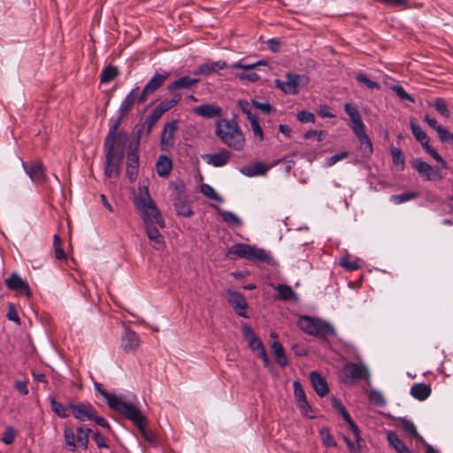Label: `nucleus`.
Instances as JSON below:
<instances>
[{"label":"nucleus","mask_w":453,"mask_h":453,"mask_svg":"<svg viewBox=\"0 0 453 453\" xmlns=\"http://www.w3.org/2000/svg\"><path fill=\"white\" fill-rule=\"evenodd\" d=\"M134 204L141 212L147 236L152 242L153 248L157 250H164L165 242L155 224L164 228L165 226V220L155 202L151 199L147 187H143L140 190L138 196L134 197Z\"/></svg>","instance_id":"nucleus-1"},{"label":"nucleus","mask_w":453,"mask_h":453,"mask_svg":"<svg viewBox=\"0 0 453 453\" xmlns=\"http://www.w3.org/2000/svg\"><path fill=\"white\" fill-rule=\"evenodd\" d=\"M194 112L198 116L212 119L222 116V109L214 104H204L194 108Z\"/></svg>","instance_id":"nucleus-18"},{"label":"nucleus","mask_w":453,"mask_h":453,"mask_svg":"<svg viewBox=\"0 0 453 453\" xmlns=\"http://www.w3.org/2000/svg\"><path fill=\"white\" fill-rule=\"evenodd\" d=\"M201 193L206 197L214 200L219 203H222V197L214 190V188L209 184H202L200 188Z\"/></svg>","instance_id":"nucleus-41"},{"label":"nucleus","mask_w":453,"mask_h":453,"mask_svg":"<svg viewBox=\"0 0 453 453\" xmlns=\"http://www.w3.org/2000/svg\"><path fill=\"white\" fill-rule=\"evenodd\" d=\"M221 219L234 226H241L242 225V221L241 219L235 215L234 212L229 211H221L220 212Z\"/></svg>","instance_id":"nucleus-39"},{"label":"nucleus","mask_w":453,"mask_h":453,"mask_svg":"<svg viewBox=\"0 0 453 453\" xmlns=\"http://www.w3.org/2000/svg\"><path fill=\"white\" fill-rule=\"evenodd\" d=\"M346 422L349 425V430L353 433L355 441L357 444H358V447H365V442L361 437V432L358 426L355 423V421L352 418Z\"/></svg>","instance_id":"nucleus-43"},{"label":"nucleus","mask_w":453,"mask_h":453,"mask_svg":"<svg viewBox=\"0 0 453 453\" xmlns=\"http://www.w3.org/2000/svg\"><path fill=\"white\" fill-rule=\"evenodd\" d=\"M344 111L350 118L351 124L349 125V127L353 132L361 128H365L357 106L350 103H346L344 104Z\"/></svg>","instance_id":"nucleus-17"},{"label":"nucleus","mask_w":453,"mask_h":453,"mask_svg":"<svg viewBox=\"0 0 453 453\" xmlns=\"http://www.w3.org/2000/svg\"><path fill=\"white\" fill-rule=\"evenodd\" d=\"M356 79L359 83L364 84L370 89H379L380 88V84L377 81H373L371 79H369L367 74H365L363 72H359L358 73H357Z\"/></svg>","instance_id":"nucleus-45"},{"label":"nucleus","mask_w":453,"mask_h":453,"mask_svg":"<svg viewBox=\"0 0 453 453\" xmlns=\"http://www.w3.org/2000/svg\"><path fill=\"white\" fill-rule=\"evenodd\" d=\"M377 2L389 7L407 8L409 0H376Z\"/></svg>","instance_id":"nucleus-55"},{"label":"nucleus","mask_w":453,"mask_h":453,"mask_svg":"<svg viewBox=\"0 0 453 453\" xmlns=\"http://www.w3.org/2000/svg\"><path fill=\"white\" fill-rule=\"evenodd\" d=\"M242 333L244 339L249 343H251V342L254 341V339L257 337L253 329L248 324H243L242 326Z\"/></svg>","instance_id":"nucleus-59"},{"label":"nucleus","mask_w":453,"mask_h":453,"mask_svg":"<svg viewBox=\"0 0 453 453\" xmlns=\"http://www.w3.org/2000/svg\"><path fill=\"white\" fill-rule=\"evenodd\" d=\"M418 197H419L418 192L408 191L398 195H393L390 197V200L395 204H400L411 200H414Z\"/></svg>","instance_id":"nucleus-37"},{"label":"nucleus","mask_w":453,"mask_h":453,"mask_svg":"<svg viewBox=\"0 0 453 453\" xmlns=\"http://www.w3.org/2000/svg\"><path fill=\"white\" fill-rule=\"evenodd\" d=\"M215 127L216 135L224 144L237 151L243 150L245 137L234 120L220 119L216 122Z\"/></svg>","instance_id":"nucleus-4"},{"label":"nucleus","mask_w":453,"mask_h":453,"mask_svg":"<svg viewBox=\"0 0 453 453\" xmlns=\"http://www.w3.org/2000/svg\"><path fill=\"white\" fill-rule=\"evenodd\" d=\"M410 127L413 136L420 142L421 146L423 148L426 146L429 143L426 133L413 120H411Z\"/></svg>","instance_id":"nucleus-34"},{"label":"nucleus","mask_w":453,"mask_h":453,"mask_svg":"<svg viewBox=\"0 0 453 453\" xmlns=\"http://www.w3.org/2000/svg\"><path fill=\"white\" fill-rule=\"evenodd\" d=\"M285 78V81L275 80V87L288 95H297L299 88L309 83V78L304 74L287 73Z\"/></svg>","instance_id":"nucleus-7"},{"label":"nucleus","mask_w":453,"mask_h":453,"mask_svg":"<svg viewBox=\"0 0 453 453\" xmlns=\"http://www.w3.org/2000/svg\"><path fill=\"white\" fill-rule=\"evenodd\" d=\"M437 134L442 142L453 145V134L450 133L447 128L443 127H439Z\"/></svg>","instance_id":"nucleus-50"},{"label":"nucleus","mask_w":453,"mask_h":453,"mask_svg":"<svg viewBox=\"0 0 453 453\" xmlns=\"http://www.w3.org/2000/svg\"><path fill=\"white\" fill-rule=\"evenodd\" d=\"M274 289L277 291V298L285 300V301H296L297 295L293 290V288L285 284H278L274 287Z\"/></svg>","instance_id":"nucleus-30"},{"label":"nucleus","mask_w":453,"mask_h":453,"mask_svg":"<svg viewBox=\"0 0 453 453\" xmlns=\"http://www.w3.org/2000/svg\"><path fill=\"white\" fill-rule=\"evenodd\" d=\"M170 73L167 71H163L161 73L157 72L154 76L146 83L142 93L137 98L138 104L144 103L148 96L156 92L164 82L169 78Z\"/></svg>","instance_id":"nucleus-10"},{"label":"nucleus","mask_w":453,"mask_h":453,"mask_svg":"<svg viewBox=\"0 0 453 453\" xmlns=\"http://www.w3.org/2000/svg\"><path fill=\"white\" fill-rule=\"evenodd\" d=\"M321 439L323 441V443L326 447H336L337 442L334 440V436L330 433V429L328 427H323L319 431Z\"/></svg>","instance_id":"nucleus-47"},{"label":"nucleus","mask_w":453,"mask_h":453,"mask_svg":"<svg viewBox=\"0 0 453 453\" xmlns=\"http://www.w3.org/2000/svg\"><path fill=\"white\" fill-rule=\"evenodd\" d=\"M140 342L138 335L129 327H127L122 336V348L126 352L135 350L139 347Z\"/></svg>","instance_id":"nucleus-23"},{"label":"nucleus","mask_w":453,"mask_h":453,"mask_svg":"<svg viewBox=\"0 0 453 453\" xmlns=\"http://www.w3.org/2000/svg\"><path fill=\"white\" fill-rule=\"evenodd\" d=\"M156 169L160 177H167L173 169L171 158L168 156L160 155L156 164Z\"/></svg>","instance_id":"nucleus-28"},{"label":"nucleus","mask_w":453,"mask_h":453,"mask_svg":"<svg viewBox=\"0 0 453 453\" xmlns=\"http://www.w3.org/2000/svg\"><path fill=\"white\" fill-rule=\"evenodd\" d=\"M173 206L179 216L188 218L193 215L192 206L188 201V196H176Z\"/></svg>","instance_id":"nucleus-21"},{"label":"nucleus","mask_w":453,"mask_h":453,"mask_svg":"<svg viewBox=\"0 0 453 453\" xmlns=\"http://www.w3.org/2000/svg\"><path fill=\"white\" fill-rule=\"evenodd\" d=\"M92 439L95 441L98 448H109L106 443L105 437L99 431L95 432L92 434Z\"/></svg>","instance_id":"nucleus-63"},{"label":"nucleus","mask_w":453,"mask_h":453,"mask_svg":"<svg viewBox=\"0 0 453 453\" xmlns=\"http://www.w3.org/2000/svg\"><path fill=\"white\" fill-rule=\"evenodd\" d=\"M5 284L8 288L16 291L19 295L29 297L31 296V289L27 282L17 273H12L5 280Z\"/></svg>","instance_id":"nucleus-13"},{"label":"nucleus","mask_w":453,"mask_h":453,"mask_svg":"<svg viewBox=\"0 0 453 453\" xmlns=\"http://www.w3.org/2000/svg\"><path fill=\"white\" fill-rule=\"evenodd\" d=\"M342 381L346 385H353L356 380H369V372L364 365L348 363L343 367Z\"/></svg>","instance_id":"nucleus-9"},{"label":"nucleus","mask_w":453,"mask_h":453,"mask_svg":"<svg viewBox=\"0 0 453 453\" xmlns=\"http://www.w3.org/2000/svg\"><path fill=\"white\" fill-rule=\"evenodd\" d=\"M203 157L205 159L207 164L213 165L214 167H221L226 165L229 161L230 152L226 149H222L218 153L205 154Z\"/></svg>","instance_id":"nucleus-16"},{"label":"nucleus","mask_w":453,"mask_h":453,"mask_svg":"<svg viewBox=\"0 0 453 453\" xmlns=\"http://www.w3.org/2000/svg\"><path fill=\"white\" fill-rule=\"evenodd\" d=\"M293 388H294V395L295 397L298 402L307 399L305 392L303 388V386L299 380H295L293 382Z\"/></svg>","instance_id":"nucleus-52"},{"label":"nucleus","mask_w":453,"mask_h":453,"mask_svg":"<svg viewBox=\"0 0 453 453\" xmlns=\"http://www.w3.org/2000/svg\"><path fill=\"white\" fill-rule=\"evenodd\" d=\"M126 418L132 421L138 428L145 441L153 444L157 442V438L152 431L146 428L148 418L142 413L139 408L132 403L122 414Z\"/></svg>","instance_id":"nucleus-6"},{"label":"nucleus","mask_w":453,"mask_h":453,"mask_svg":"<svg viewBox=\"0 0 453 453\" xmlns=\"http://www.w3.org/2000/svg\"><path fill=\"white\" fill-rule=\"evenodd\" d=\"M268 170H269V167L265 164L257 162L251 165L242 166L240 169V172L245 176L254 177V176L265 175Z\"/></svg>","instance_id":"nucleus-27"},{"label":"nucleus","mask_w":453,"mask_h":453,"mask_svg":"<svg viewBox=\"0 0 453 453\" xmlns=\"http://www.w3.org/2000/svg\"><path fill=\"white\" fill-rule=\"evenodd\" d=\"M94 385L96 391L106 401L108 406L114 411L123 414V412L132 404V403L123 401L121 397L116 395L115 394L109 393L104 390L102 387V384L95 382Z\"/></svg>","instance_id":"nucleus-11"},{"label":"nucleus","mask_w":453,"mask_h":453,"mask_svg":"<svg viewBox=\"0 0 453 453\" xmlns=\"http://www.w3.org/2000/svg\"><path fill=\"white\" fill-rule=\"evenodd\" d=\"M237 104L239 108L242 110V111L247 115L249 120H251L253 117H257L255 114L252 113L250 104L248 101L239 100Z\"/></svg>","instance_id":"nucleus-57"},{"label":"nucleus","mask_w":453,"mask_h":453,"mask_svg":"<svg viewBox=\"0 0 453 453\" xmlns=\"http://www.w3.org/2000/svg\"><path fill=\"white\" fill-rule=\"evenodd\" d=\"M230 302L237 308L245 309L247 306L245 298L239 293H232Z\"/></svg>","instance_id":"nucleus-54"},{"label":"nucleus","mask_w":453,"mask_h":453,"mask_svg":"<svg viewBox=\"0 0 453 453\" xmlns=\"http://www.w3.org/2000/svg\"><path fill=\"white\" fill-rule=\"evenodd\" d=\"M251 104L255 108L259 109L265 114H270L273 110V106L268 102L260 103L256 100H252Z\"/></svg>","instance_id":"nucleus-61"},{"label":"nucleus","mask_w":453,"mask_h":453,"mask_svg":"<svg viewBox=\"0 0 453 453\" xmlns=\"http://www.w3.org/2000/svg\"><path fill=\"white\" fill-rule=\"evenodd\" d=\"M310 380L319 396L324 397L329 393V387L326 380L319 372H311L310 373Z\"/></svg>","instance_id":"nucleus-15"},{"label":"nucleus","mask_w":453,"mask_h":453,"mask_svg":"<svg viewBox=\"0 0 453 453\" xmlns=\"http://www.w3.org/2000/svg\"><path fill=\"white\" fill-rule=\"evenodd\" d=\"M298 406L303 416L308 418H315V416L311 415L313 410L311 404L308 403L307 399L298 402Z\"/></svg>","instance_id":"nucleus-53"},{"label":"nucleus","mask_w":453,"mask_h":453,"mask_svg":"<svg viewBox=\"0 0 453 453\" xmlns=\"http://www.w3.org/2000/svg\"><path fill=\"white\" fill-rule=\"evenodd\" d=\"M391 155L393 164L398 167V170L403 171L404 169V157L403 155L401 149H391Z\"/></svg>","instance_id":"nucleus-44"},{"label":"nucleus","mask_w":453,"mask_h":453,"mask_svg":"<svg viewBox=\"0 0 453 453\" xmlns=\"http://www.w3.org/2000/svg\"><path fill=\"white\" fill-rule=\"evenodd\" d=\"M250 122L251 130H252L254 135L258 137L259 141H263L264 140V133H263L261 126L259 125L257 117H253L251 119V120H250Z\"/></svg>","instance_id":"nucleus-51"},{"label":"nucleus","mask_w":453,"mask_h":453,"mask_svg":"<svg viewBox=\"0 0 453 453\" xmlns=\"http://www.w3.org/2000/svg\"><path fill=\"white\" fill-rule=\"evenodd\" d=\"M90 420H93L96 425H98L101 427H104L109 431H111V427L110 424L106 421V419L101 416L97 415V411L95 410L93 413V417Z\"/></svg>","instance_id":"nucleus-62"},{"label":"nucleus","mask_w":453,"mask_h":453,"mask_svg":"<svg viewBox=\"0 0 453 453\" xmlns=\"http://www.w3.org/2000/svg\"><path fill=\"white\" fill-rule=\"evenodd\" d=\"M177 129V122L171 121L165 124L161 133V148L162 150H167L168 147L173 146V135Z\"/></svg>","instance_id":"nucleus-20"},{"label":"nucleus","mask_w":453,"mask_h":453,"mask_svg":"<svg viewBox=\"0 0 453 453\" xmlns=\"http://www.w3.org/2000/svg\"><path fill=\"white\" fill-rule=\"evenodd\" d=\"M357 137L360 143V150L363 155L365 157H369L372 154V143L365 133V128H361L353 132Z\"/></svg>","instance_id":"nucleus-25"},{"label":"nucleus","mask_w":453,"mask_h":453,"mask_svg":"<svg viewBox=\"0 0 453 453\" xmlns=\"http://www.w3.org/2000/svg\"><path fill=\"white\" fill-rule=\"evenodd\" d=\"M139 91V87L133 88L124 98L119 108V113L121 116H127V114L132 111L135 102H137V94Z\"/></svg>","instance_id":"nucleus-22"},{"label":"nucleus","mask_w":453,"mask_h":453,"mask_svg":"<svg viewBox=\"0 0 453 453\" xmlns=\"http://www.w3.org/2000/svg\"><path fill=\"white\" fill-rule=\"evenodd\" d=\"M411 165L418 171L419 175L425 180H434V177L432 174L433 166H431L429 164L423 161L421 158H415L411 162Z\"/></svg>","instance_id":"nucleus-26"},{"label":"nucleus","mask_w":453,"mask_h":453,"mask_svg":"<svg viewBox=\"0 0 453 453\" xmlns=\"http://www.w3.org/2000/svg\"><path fill=\"white\" fill-rule=\"evenodd\" d=\"M297 324L299 328L306 334L321 339H326L335 334L331 324L318 318L301 316Z\"/></svg>","instance_id":"nucleus-5"},{"label":"nucleus","mask_w":453,"mask_h":453,"mask_svg":"<svg viewBox=\"0 0 453 453\" xmlns=\"http://www.w3.org/2000/svg\"><path fill=\"white\" fill-rule=\"evenodd\" d=\"M77 435L75 434L73 429L65 426L64 427V441L65 447L71 452H75L77 450V443L84 449H88L89 437L83 432V426H79L76 429Z\"/></svg>","instance_id":"nucleus-8"},{"label":"nucleus","mask_w":453,"mask_h":453,"mask_svg":"<svg viewBox=\"0 0 453 453\" xmlns=\"http://www.w3.org/2000/svg\"><path fill=\"white\" fill-rule=\"evenodd\" d=\"M119 74V68L113 65H108L103 69L100 74V81L102 83H109L118 77Z\"/></svg>","instance_id":"nucleus-35"},{"label":"nucleus","mask_w":453,"mask_h":453,"mask_svg":"<svg viewBox=\"0 0 453 453\" xmlns=\"http://www.w3.org/2000/svg\"><path fill=\"white\" fill-rule=\"evenodd\" d=\"M434 108L443 117L449 118L450 115V111L448 108L447 102L442 97H437L435 98L434 102L433 103Z\"/></svg>","instance_id":"nucleus-42"},{"label":"nucleus","mask_w":453,"mask_h":453,"mask_svg":"<svg viewBox=\"0 0 453 453\" xmlns=\"http://www.w3.org/2000/svg\"><path fill=\"white\" fill-rule=\"evenodd\" d=\"M50 403L52 411L61 418H66L70 416L71 408H69V403L67 405L62 404L60 402L57 401L54 395L50 396Z\"/></svg>","instance_id":"nucleus-29"},{"label":"nucleus","mask_w":453,"mask_h":453,"mask_svg":"<svg viewBox=\"0 0 453 453\" xmlns=\"http://www.w3.org/2000/svg\"><path fill=\"white\" fill-rule=\"evenodd\" d=\"M393 90L395 92L397 96L401 98L402 100H408L410 102H414V98L409 95L403 86L396 85L393 88Z\"/></svg>","instance_id":"nucleus-60"},{"label":"nucleus","mask_w":453,"mask_h":453,"mask_svg":"<svg viewBox=\"0 0 453 453\" xmlns=\"http://www.w3.org/2000/svg\"><path fill=\"white\" fill-rule=\"evenodd\" d=\"M291 349L294 351L295 355L297 357H305L308 355V350L303 344L301 343H293L291 345Z\"/></svg>","instance_id":"nucleus-64"},{"label":"nucleus","mask_w":453,"mask_h":453,"mask_svg":"<svg viewBox=\"0 0 453 453\" xmlns=\"http://www.w3.org/2000/svg\"><path fill=\"white\" fill-rule=\"evenodd\" d=\"M226 257L230 260L244 258L252 262H258L268 265H274L275 264V260L270 251L263 248H258L255 245L246 243H236L232 245L226 253Z\"/></svg>","instance_id":"nucleus-3"},{"label":"nucleus","mask_w":453,"mask_h":453,"mask_svg":"<svg viewBox=\"0 0 453 453\" xmlns=\"http://www.w3.org/2000/svg\"><path fill=\"white\" fill-rule=\"evenodd\" d=\"M339 265L349 272H353L359 268L357 261H351L350 256L349 254L345 255L340 259Z\"/></svg>","instance_id":"nucleus-46"},{"label":"nucleus","mask_w":453,"mask_h":453,"mask_svg":"<svg viewBox=\"0 0 453 453\" xmlns=\"http://www.w3.org/2000/svg\"><path fill=\"white\" fill-rule=\"evenodd\" d=\"M162 117V114L154 108L151 112L147 117L144 126H146V134H150L155 124L158 121V119Z\"/></svg>","instance_id":"nucleus-40"},{"label":"nucleus","mask_w":453,"mask_h":453,"mask_svg":"<svg viewBox=\"0 0 453 453\" xmlns=\"http://www.w3.org/2000/svg\"><path fill=\"white\" fill-rule=\"evenodd\" d=\"M297 119L301 123H313L315 122V116L313 113L307 111H301L297 113Z\"/></svg>","instance_id":"nucleus-58"},{"label":"nucleus","mask_w":453,"mask_h":453,"mask_svg":"<svg viewBox=\"0 0 453 453\" xmlns=\"http://www.w3.org/2000/svg\"><path fill=\"white\" fill-rule=\"evenodd\" d=\"M227 66V63L224 60H219L216 62H206L199 65L198 68L194 72V74L208 76L211 73H216L219 70H223Z\"/></svg>","instance_id":"nucleus-19"},{"label":"nucleus","mask_w":453,"mask_h":453,"mask_svg":"<svg viewBox=\"0 0 453 453\" xmlns=\"http://www.w3.org/2000/svg\"><path fill=\"white\" fill-rule=\"evenodd\" d=\"M22 166L33 182L41 184L45 181L46 174L42 162H22Z\"/></svg>","instance_id":"nucleus-12"},{"label":"nucleus","mask_w":453,"mask_h":453,"mask_svg":"<svg viewBox=\"0 0 453 453\" xmlns=\"http://www.w3.org/2000/svg\"><path fill=\"white\" fill-rule=\"evenodd\" d=\"M17 434L18 432L13 426H7L3 433L1 441L6 445H11L13 443Z\"/></svg>","instance_id":"nucleus-48"},{"label":"nucleus","mask_w":453,"mask_h":453,"mask_svg":"<svg viewBox=\"0 0 453 453\" xmlns=\"http://www.w3.org/2000/svg\"><path fill=\"white\" fill-rule=\"evenodd\" d=\"M398 421L407 435L415 438L418 441H424V438L418 433L416 426L411 420L406 418H399Z\"/></svg>","instance_id":"nucleus-32"},{"label":"nucleus","mask_w":453,"mask_h":453,"mask_svg":"<svg viewBox=\"0 0 453 453\" xmlns=\"http://www.w3.org/2000/svg\"><path fill=\"white\" fill-rule=\"evenodd\" d=\"M332 405L334 409H336L342 415V418L345 421H348L351 418L349 413L348 412L345 406L342 404V401L337 397H332Z\"/></svg>","instance_id":"nucleus-49"},{"label":"nucleus","mask_w":453,"mask_h":453,"mask_svg":"<svg viewBox=\"0 0 453 453\" xmlns=\"http://www.w3.org/2000/svg\"><path fill=\"white\" fill-rule=\"evenodd\" d=\"M69 408L73 417L80 421L90 420L96 410L90 403H69Z\"/></svg>","instance_id":"nucleus-14"},{"label":"nucleus","mask_w":453,"mask_h":453,"mask_svg":"<svg viewBox=\"0 0 453 453\" xmlns=\"http://www.w3.org/2000/svg\"><path fill=\"white\" fill-rule=\"evenodd\" d=\"M387 439L389 444L398 453H412L411 450L404 444V442L398 437V435L395 433L388 432Z\"/></svg>","instance_id":"nucleus-33"},{"label":"nucleus","mask_w":453,"mask_h":453,"mask_svg":"<svg viewBox=\"0 0 453 453\" xmlns=\"http://www.w3.org/2000/svg\"><path fill=\"white\" fill-rule=\"evenodd\" d=\"M127 165L139 167V149L136 145H128L127 153Z\"/></svg>","instance_id":"nucleus-38"},{"label":"nucleus","mask_w":453,"mask_h":453,"mask_svg":"<svg viewBox=\"0 0 453 453\" xmlns=\"http://www.w3.org/2000/svg\"><path fill=\"white\" fill-rule=\"evenodd\" d=\"M173 97L169 100H165L161 102L155 108L159 111V112L163 115L165 111H169L170 109L173 108L181 99L180 94H173Z\"/></svg>","instance_id":"nucleus-36"},{"label":"nucleus","mask_w":453,"mask_h":453,"mask_svg":"<svg viewBox=\"0 0 453 453\" xmlns=\"http://www.w3.org/2000/svg\"><path fill=\"white\" fill-rule=\"evenodd\" d=\"M430 394L431 388L425 383L414 384L411 388V395L419 401L426 400L430 395Z\"/></svg>","instance_id":"nucleus-31"},{"label":"nucleus","mask_w":453,"mask_h":453,"mask_svg":"<svg viewBox=\"0 0 453 453\" xmlns=\"http://www.w3.org/2000/svg\"><path fill=\"white\" fill-rule=\"evenodd\" d=\"M273 354L275 361L280 366L285 367L288 365V360L283 348L273 352Z\"/></svg>","instance_id":"nucleus-56"},{"label":"nucleus","mask_w":453,"mask_h":453,"mask_svg":"<svg viewBox=\"0 0 453 453\" xmlns=\"http://www.w3.org/2000/svg\"><path fill=\"white\" fill-rule=\"evenodd\" d=\"M126 116L119 113L118 118L110 127L105 137L104 148L105 151L104 174L109 177H117L125 157V149L128 142L127 132H119V126Z\"/></svg>","instance_id":"nucleus-2"},{"label":"nucleus","mask_w":453,"mask_h":453,"mask_svg":"<svg viewBox=\"0 0 453 453\" xmlns=\"http://www.w3.org/2000/svg\"><path fill=\"white\" fill-rule=\"evenodd\" d=\"M199 80L189 76H182L173 81L167 88L171 94H176L175 91L181 88H190L198 83Z\"/></svg>","instance_id":"nucleus-24"}]
</instances>
